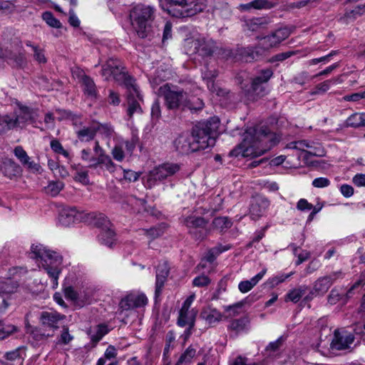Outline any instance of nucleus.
<instances>
[{"instance_id": "f257e3e1", "label": "nucleus", "mask_w": 365, "mask_h": 365, "mask_svg": "<svg viewBox=\"0 0 365 365\" xmlns=\"http://www.w3.org/2000/svg\"><path fill=\"white\" fill-rule=\"evenodd\" d=\"M219 123L217 118H212L196 125L191 135H180L174 141L176 150L182 154H189L214 146Z\"/></svg>"}, {"instance_id": "f03ea898", "label": "nucleus", "mask_w": 365, "mask_h": 365, "mask_svg": "<svg viewBox=\"0 0 365 365\" xmlns=\"http://www.w3.org/2000/svg\"><path fill=\"white\" fill-rule=\"evenodd\" d=\"M278 141L276 135L267 127L249 128L243 135L236 154L243 157H257L263 155Z\"/></svg>"}, {"instance_id": "7ed1b4c3", "label": "nucleus", "mask_w": 365, "mask_h": 365, "mask_svg": "<svg viewBox=\"0 0 365 365\" xmlns=\"http://www.w3.org/2000/svg\"><path fill=\"white\" fill-rule=\"evenodd\" d=\"M31 257L36 259L39 267L46 272L51 279L52 288L56 289L58 287V279L61 272V256L41 244L31 246Z\"/></svg>"}, {"instance_id": "20e7f679", "label": "nucleus", "mask_w": 365, "mask_h": 365, "mask_svg": "<svg viewBox=\"0 0 365 365\" xmlns=\"http://www.w3.org/2000/svg\"><path fill=\"white\" fill-rule=\"evenodd\" d=\"M207 2V0H160L162 9L178 18L196 15L206 8Z\"/></svg>"}, {"instance_id": "39448f33", "label": "nucleus", "mask_w": 365, "mask_h": 365, "mask_svg": "<svg viewBox=\"0 0 365 365\" xmlns=\"http://www.w3.org/2000/svg\"><path fill=\"white\" fill-rule=\"evenodd\" d=\"M155 18V9L145 4H138L130 13V19L138 36L142 38L148 36L150 24Z\"/></svg>"}, {"instance_id": "423d86ee", "label": "nucleus", "mask_w": 365, "mask_h": 365, "mask_svg": "<svg viewBox=\"0 0 365 365\" xmlns=\"http://www.w3.org/2000/svg\"><path fill=\"white\" fill-rule=\"evenodd\" d=\"M101 74L105 80L113 78L115 81L123 83L126 88L136 84L135 81L124 71V68L118 59H108L102 67Z\"/></svg>"}, {"instance_id": "0eeeda50", "label": "nucleus", "mask_w": 365, "mask_h": 365, "mask_svg": "<svg viewBox=\"0 0 365 365\" xmlns=\"http://www.w3.org/2000/svg\"><path fill=\"white\" fill-rule=\"evenodd\" d=\"M159 93L163 97L165 104L168 109L184 108L187 92L175 89L174 86L169 84H165L160 88Z\"/></svg>"}, {"instance_id": "6e6552de", "label": "nucleus", "mask_w": 365, "mask_h": 365, "mask_svg": "<svg viewBox=\"0 0 365 365\" xmlns=\"http://www.w3.org/2000/svg\"><path fill=\"white\" fill-rule=\"evenodd\" d=\"M273 76L271 68L260 70L257 75L252 78L250 88L247 91V95L252 101L261 98L267 93L266 83Z\"/></svg>"}, {"instance_id": "1a4fd4ad", "label": "nucleus", "mask_w": 365, "mask_h": 365, "mask_svg": "<svg viewBox=\"0 0 365 365\" xmlns=\"http://www.w3.org/2000/svg\"><path fill=\"white\" fill-rule=\"evenodd\" d=\"M180 170V165L178 163H163L149 172L147 178V186L151 188L157 181H163L173 176Z\"/></svg>"}, {"instance_id": "9d476101", "label": "nucleus", "mask_w": 365, "mask_h": 365, "mask_svg": "<svg viewBox=\"0 0 365 365\" xmlns=\"http://www.w3.org/2000/svg\"><path fill=\"white\" fill-rule=\"evenodd\" d=\"M127 90L126 113L128 120H130L135 114L140 115L143 113L141 103L143 102V98L136 84L127 88Z\"/></svg>"}, {"instance_id": "9b49d317", "label": "nucleus", "mask_w": 365, "mask_h": 365, "mask_svg": "<svg viewBox=\"0 0 365 365\" xmlns=\"http://www.w3.org/2000/svg\"><path fill=\"white\" fill-rule=\"evenodd\" d=\"M148 302V299L145 294L131 292L120 300L119 307L120 309L128 311L144 307Z\"/></svg>"}, {"instance_id": "f8f14e48", "label": "nucleus", "mask_w": 365, "mask_h": 365, "mask_svg": "<svg viewBox=\"0 0 365 365\" xmlns=\"http://www.w3.org/2000/svg\"><path fill=\"white\" fill-rule=\"evenodd\" d=\"M292 31L288 27H283L276 30L271 35L264 37L260 43L263 49L268 50L279 45L282 41L287 38Z\"/></svg>"}, {"instance_id": "ddd939ff", "label": "nucleus", "mask_w": 365, "mask_h": 365, "mask_svg": "<svg viewBox=\"0 0 365 365\" xmlns=\"http://www.w3.org/2000/svg\"><path fill=\"white\" fill-rule=\"evenodd\" d=\"M93 151L97 155L96 162L93 164V168H97L102 165L110 173L115 171L118 165L115 164L111 158L106 153L103 148L100 145L98 140L95 141Z\"/></svg>"}, {"instance_id": "4468645a", "label": "nucleus", "mask_w": 365, "mask_h": 365, "mask_svg": "<svg viewBox=\"0 0 365 365\" xmlns=\"http://www.w3.org/2000/svg\"><path fill=\"white\" fill-rule=\"evenodd\" d=\"M193 48V53L201 56H211L216 48L215 42L211 38L200 37L189 42Z\"/></svg>"}, {"instance_id": "2eb2a0df", "label": "nucleus", "mask_w": 365, "mask_h": 365, "mask_svg": "<svg viewBox=\"0 0 365 365\" xmlns=\"http://www.w3.org/2000/svg\"><path fill=\"white\" fill-rule=\"evenodd\" d=\"M354 341V336L351 333L345 329H336L331 343V348L335 350H344L349 349Z\"/></svg>"}, {"instance_id": "dca6fc26", "label": "nucleus", "mask_w": 365, "mask_h": 365, "mask_svg": "<svg viewBox=\"0 0 365 365\" xmlns=\"http://www.w3.org/2000/svg\"><path fill=\"white\" fill-rule=\"evenodd\" d=\"M170 273V266L166 261L160 262L155 271V297H158Z\"/></svg>"}, {"instance_id": "f3484780", "label": "nucleus", "mask_w": 365, "mask_h": 365, "mask_svg": "<svg viewBox=\"0 0 365 365\" xmlns=\"http://www.w3.org/2000/svg\"><path fill=\"white\" fill-rule=\"evenodd\" d=\"M269 205V201L264 197H257L254 198L250 207V215L251 218L255 220L262 216L265 213Z\"/></svg>"}, {"instance_id": "a211bd4d", "label": "nucleus", "mask_w": 365, "mask_h": 365, "mask_svg": "<svg viewBox=\"0 0 365 365\" xmlns=\"http://www.w3.org/2000/svg\"><path fill=\"white\" fill-rule=\"evenodd\" d=\"M65 315L61 314L56 311L42 312L40 317V321L43 326L50 327L53 329H58V323L65 319Z\"/></svg>"}, {"instance_id": "6ab92c4d", "label": "nucleus", "mask_w": 365, "mask_h": 365, "mask_svg": "<svg viewBox=\"0 0 365 365\" xmlns=\"http://www.w3.org/2000/svg\"><path fill=\"white\" fill-rule=\"evenodd\" d=\"M14 119H16V125L24 123H34L36 122V113L26 106H20L19 110L14 115Z\"/></svg>"}, {"instance_id": "aec40b11", "label": "nucleus", "mask_w": 365, "mask_h": 365, "mask_svg": "<svg viewBox=\"0 0 365 365\" xmlns=\"http://www.w3.org/2000/svg\"><path fill=\"white\" fill-rule=\"evenodd\" d=\"M195 312L193 310L185 309L181 308L179 312V317L178 319V325L184 327L187 325L189 326V329L186 331L187 335L190 334V330L195 325Z\"/></svg>"}, {"instance_id": "412c9836", "label": "nucleus", "mask_w": 365, "mask_h": 365, "mask_svg": "<svg viewBox=\"0 0 365 365\" xmlns=\"http://www.w3.org/2000/svg\"><path fill=\"white\" fill-rule=\"evenodd\" d=\"M270 20L268 17H255L247 19L245 21V26L251 31H259L266 29Z\"/></svg>"}, {"instance_id": "4be33fe9", "label": "nucleus", "mask_w": 365, "mask_h": 365, "mask_svg": "<svg viewBox=\"0 0 365 365\" xmlns=\"http://www.w3.org/2000/svg\"><path fill=\"white\" fill-rule=\"evenodd\" d=\"M207 222L203 217L197 216H189L184 220V224L190 229V232L192 235H194L197 239L203 237V235L200 233V236H197V234L195 232H192V230L202 228L207 225Z\"/></svg>"}, {"instance_id": "5701e85b", "label": "nucleus", "mask_w": 365, "mask_h": 365, "mask_svg": "<svg viewBox=\"0 0 365 365\" xmlns=\"http://www.w3.org/2000/svg\"><path fill=\"white\" fill-rule=\"evenodd\" d=\"M217 76V72L214 70H208L203 71L202 78L206 81L208 89L212 92L216 93L217 96L223 95L224 91L220 88H217L214 83V78Z\"/></svg>"}, {"instance_id": "b1692460", "label": "nucleus", "mask_w": 365, "mask_h": 365, "mask_svg": "<svg viewBox=\"0 0 365 365\" xmlns=\"http://www.w3.org/2000/svg\"><path fill=\"white\" fill-rule=\"evenodd\" d=\"M77 215L76 207H63L59 215V222L64 226H68L75 222Z\"/></svg>"}, {"instance_id": "393cba45", "label": "nucleus", "mask_w": 365, "mask_h": 365, "mask_svg": "<svg viewBox=\"0 0 365 365\" xmlns=\"http://www.w3.org/2000/svg\"><path fill=\"white\" fill-rule=\"evenodd\" d=\"M250 320L247 317L232 319L227 326L228 330L235 332L236 334L245 331L248 329Z\"/></svg>"}, {"instance_id": "a878e982", "label": "nucleus", "mask_w": 365, "mask_h": 365, "mask_svg": "<svg viewBox=\"0 0 365 365\" xmlns=\"http://www.w3.org/2000/svg\"><path fill=\"white\" fill-rule=\"evenodd\" d=\"M201 317L210 325H214L222 319V314L215 308L207 307L203 309Z\"/></svg>"}, {"instance_id": "bb28decb", "label": "nucleus", "mask_w": 365, "mask_h": 365, "mask_svg": "<svg viewBox=\"0 0 365 365\" xmlns=\"http://www.w3.org/2000/svg\"><path fill=\"white\" fill-rule=\"evenodd\" d=\"M262 46L255 48H242L240 50L242 58L248 62L257 60L262 56Z\"/></svg>"}, {"instance_id": "cd10ccee", "label": "nucleus", "mask_w": 365, "mask_h": 365, "mask_svg": "<svg viewBox=\"0 0 365 365\" xmlns=\"http://www.w3.org/2000/svg\"><path fill=\"white\" fill-rule=\"evenodd\" d=\"M78 139L81 142H89L94 139L96 135V125L83 127L76 132Z\"/></svg>"}, {"instance_id": "c85d7f7f", "label": "nucleus", "mask_w": 365, "mask_h": 365, "mask_svg": "<svg viewBox=\"0 0 365 365\" xmlns=\"http://www.w3.org/2000/svg\"><path fill=\"white\" fill-rule=\"evenodd\" d=\"M288 146L289 148L297 149L302 151H305L306 149H309V150H307V153L309 154L314 155H320V154L315 150L314 143H310L306 140L292 142L289 144Z\"/></svg>"}, {"instance_id": "c756f323", "label": "nucleus", "mask_w": 365, "mask_h": 365, "mask_svg": "<svg viewBox=\"0 0 365 365\" xmlns=\"http://www.w3.org/2000/svg\"><path fill=\"white\" fill-rule=\"evenodd\" d=\"M16 126V119H14V115H0V134L5 133Z\"/></svg>"}, {"instance_id": "7c9ffc66", "label": "nucleus", "mask_w": 365, "mask_h": 365, "mask_svg": "<svg viewBox=\"0 0 365 365\" xmlns=\"http://www.w3.org/2000/svg\"><path fill=\"white\" fill-rule=\"evenodd\" d=\"M269 3L267 0H254L247 4H241L237 6L240 11H250L252 9L269 8Z\"/></svg>"}, {"instance_id": "2f4dec72", "label": "nucleus", "mask_w": 365, "mask_h": 365, "mask_svg": "<svg viewBox=\"0 0 365 365\" xmlns=\"http://www.w3.org/2000/svg\"><path fill=\"white\" fill-rule=\"evenodd\" d=\"M19 284L12 279H6L0 282V297L5 294H10L17 291Z\"/></svg>"}, {"instance_id": "473e14b6", "label": "nucleus", "mask_w": 365, "mask_h": 365, "mask_svg": "<svg viewBox=\"0 0 365 365\" xmlns=\"http://www.w3.org/2000/svg\"><path fill=\"white\" fill-rule=\"evenodd\" d=\"M331 287L329 281L324 277H319L314 284L313 289L312 291V294L323 295Z\"/></svg>"}, {"instance_id": "72a5a7b5", "label": "nucleus", "mask_w": 365, "mask_h": 365, "mask_svg": "<svg viewBox=\"0 0 365 365\" xmlns=\"http://www.w3.org/2000/svg\"><path fill=\"white\" fill-rule=\"evenodd\" d=\"M341 82L342 80L341 79L340 76L324 81V82L320 83L316 86L315 90L312 92V95L324 93L330 88L331 85L341 83Z\"/></svg>"}, {"instance_id": "f704fd0d", "label": "nucleus", "mask_w": 365, "mask_h": 365, "mask_svg": "<svg viewBox=\"0 0 365 365\" xmlns=\"http://www.w3.org/2000/svg\"><path fill=\"white\" fill-rule=\"evenodd\" d=\"M98 240L101 244L110 247L115 242V232L112 227L101 230L98 235Z\"/></svg>"}, {"instance_id": "c9c22d12", "label": "nucleus", "mask_w": 365, "mask_h": 365, "mask_svg": "<svg viewBox=\"0 0 365 365\" xmlns=\"http://www.w3.org/2000/svg\"><path fill=\"white\" fill-rule=\"evenodd\" d=\"M365 11V4L356 7L354 9L346 12L344 16L341 17L340 21L343 24H349L354 21L357 17L361 16Z\"/></svg>"}, {"instance_id": "e433bc0d", "label": "nucleus", "mask_w": 365, "mask_h": 365, "mask_svg": "<svg viewBox=\"0 0 365 365\" xmlns=\"http://www.w3.org/2000/svg\"><path fill=\"white\" fill-rule=\"evenodd\" d=\"M308 287L305 285L301 286L297 288H294L292 290H290L287 294H286V301H290L294 303H297L299 301V299L302 298V297L306 293L307 291Z\"/></svg>"}, {"instance_id": "4c0bfd02", "label": "nucleus", "mask_w": 365, "mask_h": 365, "mask_svg": "<svg viewBox=\"0 0 365 365\" xmlns=\"http://www.w3.org/2000/svg\"><path fill=\"white\" fill-rule=\"evenodd\" d=\"M18 331L19 328L16 326L4 321H0V340L9 337Z\"/></svg>"}, {"instance_id": "58836bf2", "label": "nucleus", "mask_w": 365, "mask_h": 365, "mask_svg": "<svg viewBox=\"0 0 365 365\" xmlns=\"http://www.w3.org/2000/svg\"><path fill=\"white\" fill-rule=\"evenodd\" d=\"M204 103L202 99L194 96L187 94L184 108L190 110H200L203 108Z\"/></svg>"}, {"instance_id": "ea45409f", "label": "nucleus", "mask_w": 365, "mask_h": 365, "mask_svg": "<svg viewBox=\"0 0 365 365\" xmlns=\"http://www.w3.org/2000/svg\"><path fill=\"white\" fill-rule=\"evenodd\" d=\"M19 170V166L12 160H6L3 165V172L5 176L11 178L15 176Z\"/></svg>"}, {"instance_id": "a19ab883", "label": "nucleus", "mask_w": 365, "mask_h": 365, "mask_svg": "<svg viewBox=\"0 0 365 365\" xmlns=\"http://www.w3.org/2000/svg\"><path fill=\"white\" fill-rule=\"evenodd\" d=\"M84 92L92 98L96 97V88L93 81L88 76H84L82 78Z\"/></svg>"}, {"instance_id": "79ce46f5", "label": "nucleus", "mask_w": 365, "mask_h": 365, "mask_svg": "<svg viewBox=\"0 0 365 365\" xmlns=\"http://www.w3.org/2000/svg\"><path fill=\"white\" fill-rule=\"evenodd\" d=\"M93 224L98 227L101 228V230H103L105 228L112 227V225L108 217L102 214H95L93 215Z\"/></svg>"}, {"instance_id": "37998d69", "label": "nucleus", "mask_w": 365, "mask_h": 365, "mask_svg": "<svg viewBox=\"0 0 365 365\" xmlns=\"http://www.w3.org/2000/svg\"><path fill=\"white\" fill-rule=\"evenodd\" d=\"M212 225L215 229L222 232L230 227L232 222L227 217H219L214 219Z\"/></svg>"}, {"instance_id": "c03bdc74", "label": "nucleus", "mask_w": 365, "mask_h": 365, "mask_svg": "<svg viewBox=\"0 0 365 365\" xmlns=\"http://www.w3.org/2000/svg\"><path fill=\"white\" fill-rule=\"evenodd\" d=\"M42 19L51 27L60 29L62 26L61 23L50 11L43 12L42 14Z\"/></svg>"}, {"instance_id": "a18cd8bd", "label": "nucleus", "mask_w": 365, "mask_h": 365, "mask_svg": "<svg viewBox=\"0 0 365 365\" xmlns=\"http://www.w3.org/2000/svg\"><path fill=\"white\" fill-rule=\"evenodd\" d=\"M64 187V183L61 181H53L51 182L48 186L46 187V191L47 193L54 197L56 196L61 190H63Z\"/></svg>"}, {"instance_id": "49530a36", "label": "nucleus", "mask_w": 365, "mask_h": 365, "mask_svg": "<svg viewBox=\"0 0 365 365\" xmlns=\"http://www.w3.org/2000/svg\"><path fill=\"white\" fill-rule=\"evenodd\" d=\"M282 343V337H279L276 341L270 342L264 349L265 354L267 356L274 355L279 350Z\"/></svg>"}, {"instance_id": "de8ad7c7", "label": "nucleus", "mask_w": 365, "mask_h": 365, "mask_svg": "<svg viewBox=\"0 0 365 365\" xmlns=\"http://www.w3.org/2000/svg\"><path fill=\"white\" fill-rule=\"evenodd\" d=\"M51 150L56 154H61L66 158H70L69 153L65 150L62 144L57 139H52L50 143Z\"/></svg>"}, {"instance_id": "09e8293b", "label": "nucleus", "mask_w": 365, "mask_h": 365, "mask_svg": "<svg viewBox=\"0 0 365 365\" xmlns=\"http://www.w3.org/2000/svg\"><path fill=\"white\" fill-rule=\"evenodd\" d=\"M113 158L118 162H122L125 157V153L123 148V144L118 143L115 145L110 152Z\"/></svg>"}, {"instance_id": "8fccbe9b", "label": "nucleus", "mask_w": 365, "mask_h": 365, "mask_svg": "<svg viewBox=\"0 0 365 365\" xmlns=\"http://www.w3.org/2000/svg\"><path fill=\"white\" fill-rule=\"evenodd\" d=\"M96 125V133L99 132L101 135H103L106 138H110L113 133V128L108 123H98Z\"/></svg>"}, {"instance_id": "3c124183", "label": "nucleus", "mask_w": 365, "mask_h": 365, "mask_svg": "<svg viewBox=\"0 0 365 365\" xmlns=\"http://www.w3.org/2000/svg\"><path fill=\"white\" fill-rule=\"evenodd\" d=\"M196 351L195 349L189 346L185 351L181 354L178 361L179 364H187L191 361L193 357L195 356Z\"/></svg>"}, {"instance_id": "603ef678", "label": "nucleus", "mask_w": 365, "mask_h": 365, "mask_svg": "<svg viewBox=\"0 0 365 365\" xmlns=\"http://www.w3.org/2000/svg\"><path fill=\"white\" fill-rule=\"evenodd\" d=\"M91 149H89V148L83 149L81 151V158L84 162L89 163L88 168H93V167H94L93 164H95L96 162V158L91 156Z\"/></svg>"}, {"instance_id": "864d4df0", "label": "nucleus", "mask_w": 365, "mask_h": 365, "mask_svg": "<svg viewBox=\"0 0 365 365\" xmlns=\"http://www.w3.org/2000/svg\"><path fill=\"white\" fill-rule=\"evenodd\" d=\"M25 355V349L24 347H19L15 350L6 352L5 357L8 360H15L19 358H23Z\"/></svg>"}, {"instance_id": "5fc2aeb1", "label": "nucleus", "mask_w": 365, "mask_h": 365, "mask_svg": "<svg viewBox=\"0 0 365 365\" xmlns=\"http://www.w3.org/2000/svg\"><path fill=\"white\" fill-rule=\"evenodd\" d=\"M108 332V329L106 325L99 324L96 328V334L92 336V340L95 341H98Z\"/></svg>"}, {"instance_id": "6e6d98bb", "label": "nucleus", "mask_w": 365, "mask_h": 365, "mask_svg": "<svg viewBox=\"0 0 365 365\" xmlns=\"http://www.w3.org/2000/svg\"><path fill=\"white\" fill-rule=\"evenodd\" d=\"M64 294L66 299H70L77 304L81 302L79 294L72 287H67L64 289Z\"/></svg>"}, {"instance_id": "4d7b16f0", "label": "nucleus", "mask_w": 365, "mask_h": 365, "mask_svg": "<svg viewBox=\"0 0 365 365\" xmlns=\"http://www.w3.org/2000/svg\"><path fill=\"white\" fill-rule=\"evenodd\" d=\"M175 340V334L173 331H169L165 336V346L164 348V355L168 354L170 349L173 347V343Z\"/></svg>"}, {"instance_id": "13d9d810", "label": "nucleus", "mask_w": 365, "mask_h": 365, "mask_svg": "<svg viewBox=\"0 0 365 365\" xmlns=\"http://www.w3.org/2000/svg\"><path fill=\"white\" fill-rule=\"evenodd\" d=\"M14 153L15 156L20 160L22 164L28 163V160H30L29 156L21 146L16 147L14 148Z\"/></svg>"}, {"instance_id": "bf43d9fd", "label": "nucleus", "mask_w": 365, "mask_h": 365, "mask_svg": "<svg viewBox=\"0 0 365 365\" xmlns=\"http://www.w3.org/2000/svg\"><path fill=\"white\" fill-rule=\"evenodd\" d=\"M360 113H354L350 115L346 120V124L349 127L357 128L361 127Z\"/></svg>"}, {"instance_id": "052dcab7", "label": "nucleus", "mask_w": 365, "mask_h": 365, "mask_svg": "<svg viewBox=\"0 0 365 365\" xmlns=\"http://www.w3.org/2000/svg\"><path fill=\"white\" fill-rule=\"evenodd\" d=\"M315 77L311 76L308 72L302 71L294 77V82L299 85H304Z\"/></svg>"}, {"instance_id": "680f3d73", "label": "nucleus", "mask_w": 365, "mask_h": 365, "mask_svg": "<svg viewBox=\"0 0 365 365\" xmlns=\"http://www.w3.org/2000/svg\"><path fill=\"white\" fill-rule=\"evenodd\" d=\"M74 180L83 185L89 184L88 171L86 170H81L76 172Z\"/></svg>"}, {"instance_id": "e2e57ef3", "label": "nucleus", "mask_w": 365, "mask_h": 365, "mask_svg": "<svg viewBox=\"0 0 365 365\" xmlns=\"http://www.w3.org/2000/svg\"><path fill=\"white\" fill-rule=\"evenodd\" d=\"M34 58L38 63H45L47 59L44 54V51L39 46L33 47Z\"/></svg>"}, {"instance_id": "0e129e2a", "label": "nucleus", "mask_w": 365, "mask_h": 365, "mask_svg": "<svg viewBox=\"0 0 365 365\" xmlns=\"http://www.w3.org/2000/svg\"><path fill=\"white\" fill-rule=\"evenodd\" d=\"M297 53V51H288L286 52L277 53L272 57V58L270 59V61L271 62L283 61L285 59H287V58H290L291 56L295 55Z\"/></svg>"}, {"instance_id": "69168bd1", "label": "nucleus", "mask_w": 365, "mask_h": 365, "mask_svg": "<svg viewBox=\"0 0 365 365\" xmlns=\"http://www.w3.org/2000/svg\"><path fill=\"white\" fill-rule=\"evenodd\" d=\"M140 173H137L131 170H123V179L127 182H135L138 180Z\"/></svg>"}, {"instance_id": "338daca9", "label": "nucleus", "mask_w": 365, "mask_h": 365, "mask_svg": "<svg viewBox=\"0 0 365 365\" xmlns=\"http://www.w3.org/2000/svg\"><path fill=\"white\" fill-rule=\"evenodd\" d=\"M73 336H71L68 332V329L67 327H63V331L57 344H68L73 340Z\"/></svg>"}, {"instance_id": "774afa93", "label": "nucleus", "mask_w": 365, "mask_h": 365, "mask_svg": "<svg viewBox=\"0 0 365 365\" xmlns=\"http://www.w3.org/2000/svg\"><path fill=\"white\" fill-rule=\"evenodd\" d=\"M256 284L253 281L250 279V280L240 282L238 288L240 291L242 293H246L251 290L254 286Z\"/></svg>"}]
</instances>
